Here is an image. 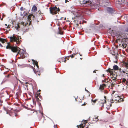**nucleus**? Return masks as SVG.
Masks as SVG:
<instances>
[{"label":"nucleus","instance_id":"052dcab7","mask_svg":"<svg viewBox=\"0 0 128 128\" xmlns=\"http://www.w3.org/2000/svg\"><path fill=\"white\" fill-rule=\"evenodd\" d=\"M111 105H112V104H110V106H111Z\"/></svg>","mask_w":128,"mask_h":128},{"label":"nucleus","instance_id":"4468645a","mask_svg":"<svg viewBox=\"0 0 128 128\" xmlns=\"http://www.w3.org/2000/svg\"><path fill=\"white\" fill-rule=\"evenodd\" d=\"M17 91V92L16 94L17 96V97H18L20 95L22 92V91L20 89H18Z\"/></svg>","mask_w":128,"mask_h":128},{"label":"nucleus","instance_id":"5fc2aeb1","mask_svg":"<svg viewBox=\"0 0 128 128\" xmlns=\"http://www.w3.org/2000/svg\"><path fill=\"white\" fill-rule=\"evenodd\" d=\"M102 76H104V74H103L102 75Z\"/></svg>","mask_w":128,"mask_h":128},{"label":"nucleus","instance_id":"f704fd0d","mask_svg":"<svg viewBox=\"0 0 128 128\" xmlns=\"http://www.w3.org/2000/svg\"><path fill=\"white\" fill-rule=\"evenodd\" d=\"M125 31L126 32H128V27L125 30Z\"/></svg>","mask_w":128,"mask_h":128},{"label":"nucleus","instance_id":"c03bdc74","mask_svg":"<svg viewBox=\"0 0 128 128\" xmlns=\"http://www.w3.org/2000/svg\"><path fill=\"white\" fill-rule=\"evenodd\" d=\"M2 4H0V6L1 7L2 6Z\"/></svg>","mask_w":128,"mask_h":128},{"label":"nucleus","instance_id":"c9c22d12","mask_svg":"<svg viewBox=\"0 0 128 128\" xmlns=\"http://www.w3.org/2000/svg\"><path fill=\"white\" fill-rule=\"evenodd\" d=\"M86 104V103L85 102H84L83 104H82V106H84Z\"/></svg>","mask_w":128,"mask_h":128},{"label":"nucleus","instance_id":"864d4df0","mask_svg":"<svg viewBox=\"0 0 128 128\" xmlns=\"http://www.w3.org/2000/svg\"><path fill=\"white\" fill-rule=\"evenodd\" d=\"M76 25L77 26H78V24H76Z\"/></svg>","mask_w":128,"mask_h":128},{"label":"nucleus","instance_id":"58836bf2","mask_svg":"<svg viewBox=\"0 0 128 128\" xmlns=\"http://www.w3.org/2000/svg\"><path fill=\"white\" fill-rule=\"evenodd\" d=\"M106 80H102V82H104L106 83Z\"/></svg>","mask_w":128,"mask_h":128},{"label":"nucleus","instance_id":"13d9d810","mask_svg":"<svg viewBox=\"0 0 128 128\" xmlns=\"http://www.w3.org/2000/svg\"><path fill=\"white\" fill-rule=\"evenodd\" d=\"M87 122H86V123H84V124H85V123L86 124V123Z\"/></svg>","mask_w":128,"mask_h":128},{"label":"nucleus","instance_id":"de8ad7c7","mask_svg":"<svg viewBox=\"0 0 128 128\" xmlns=\"http://www.w3.org/2000/svg\"><path fill=\"white\" fill-rule=\"evenodd\" d=\"M72 51H70V54H72Z\"/></svg>","mask_w":128,"mask_h":128},{"label":"nucleus","instance_id":"72a5a7b5","mask_svg":"<svg viewBox=\"0 0 128 128\" xmlns=\"http://www.w3.org/2000/svg\"><path fill=\"white\" fill-rule=\"evenodd\" d=\"M32 60L33 62V63H34V64L35 63L36 61H35L33 59H32Z\"/></svg>","mask_w":128,"mask_h":128},{"label":"nucleus","instance_id":"603ef678","mask_svg":"<svg viewBox=\"0 0 128 128\" xmlns=\"http://www.w3.org/2000/svg\"><path fill=\"white\" fill-rule=\"evenodd\" d=\"M6 72H4V74H6Z\"/></svg>","mask_w":128,"mask_h":128},{"label":"nucleus","instance_id":"bf43d9fd","mask_svg":"<svg viewBox=\"0 0 128 128\" xmlns=\"http://www.w3.org/2000/svg\"><path fill=\"white\" fill-rule=\"evenodd\" d=\"M98 118V117H97V118H96V119Z\"/></svg>","mask_w":128,"mask_h":128},{"label":"nucleus","instance_id":"2eb2a0df","mask_svg":"<svg viewBox=\"0 0 128 128\" xmlns=\"http://www.w3.org/2000/svg\"><path fill=\"white\" fill-rule=\"evenodd\" d=\"M37 10V8L35 6V5L34 4L33 5L32 7V11L33 12H35Z\"/></svg>","mask_w":128,"mask_h":128},{"label":"nucleus","instance_id":"5701e85b","mask_svg":"<svg viewBox=\"0 0 128 128\" xmlns=\"http://www.w3.org/2000/svg\"><path fill=\"white\" fill-rule=\"evenodd\" d=\"M116 37L118 38V39H116V41H115V42L116 43H118V41H121V39H120L119 37H118V36H116Z\"/></svg>","mask_w":128,"mask_h":128},{"label":"nucleus","instance_id":"7ed1b4c3","mask_svg":"<svg viewBox=\"0 0 128 128\" xmlns=\"http://www.w3.org/2000/svg\"><path fill=\"white\" fill-rule=\"evenodd\" d=\"M114 35L116 36H118L121 41H124L125 39H128V34L125 33L124 32L120 31H117L113 32Z\"/></svg>","mask_w":128,"mask_h":128},{"label":"nucleus","instance_id":"49530a36","mask_svg":"<svg viewBox=\"0 0 128 128\" xmlns=\"http://www.w3.org/2000/svg\"><path fill=\"white\" fill-rule=\"evenodd\" d=\"M85 90L87 92H88V90H87L86 88H85Z\"/></svg>","mask_w":128,"mask_h":128},{"label":"nucleus","instance_id":"c756f323","mask_svg":"<svg viewBox=\"0 0 128 128\" xmlns=\"http://www.w3.org/2000/svg\"><path fill=\"white\" fill-rule=\"evenodd\" d=\"M91 100L92 101V102H93L94 103H95V102H96V101L97 100H93V99H92Z\"/></svg>","mask_w":128,"mask_h":128},{"label":"nucleus","instance_id":"e2e57ef3","mask_svg":"<svg viewBox=\"0 0 128 128\" xmlns=\"http://www.w3.org/2000/svg\"><path fill=\"white\" fill-rule=\"evenodd\" d=\"M56 1H58V0H55Z\"/></svg>","mask_w":128,"mask_h":128},{"label":"nucleus","instance_id":"7c9ffc66","mask_svg":"<svg viewBox=\"0 0 128 128\" xmlns=\"http://www.w3.org/2000/svg\"><path fill=\"white\" fill-rule=\"evenodd\" d=\"M17 28H16V30H18V28H20V26L19 24H18L17 25Z\"/></svg>","mask_w":128,"mask_h":128},{"label":"nucleus","instance_id":"a211bd4d","mask_svg":"<svg viewBox=\"0 0 128 128\" xmlns=\"http://www.w3.org/2000/svg\"><path fill=\"white\" fill-rule=\"evenodd\" d=\"M77 54V53H73V54L72 55H70V56H68L66 57V58H69L70 57H71L72 58H73L74 57V56L76 54Z\"/></svg>","mask_w":128,"mask_h":128},{"label":"nucleus","instance_id":"473e14b6","mask_svg":"<svg viewBox=\"0 0 128 128\" xmlns=\"http://www.w3.org/2000/svg\"><path fill=\"white\" fill-rule=\"evenodd\" d=\"M123 99L122 98H120V99L119 100H118V101L119 102H120Z\"/></svg>","mask_w":128,"mask_h":128},{"label":"nucleus","instance_id":"ddd939ff","mask_svg":"<svg viewBox=\"0 0 128 128\" xmlns=\"http://www.w3.org/2000/svg\"><path fill=\"white\" fill-rule=\"evenodd\" d=\"M106 86H107V84H100V86L99 89L101 90H104V88Z\"/></svg>","mask_w":128,"mask_h":128},{"label":"nucleus","instance_id":"680f3d73","mask_svg":"<svg viewBox=\"0 0 128 128\" xmlns=\"http://www.w3.org/2000/svg\"><path fill=\"white\" fill-rule=\"evenodd\" d=\"M5 25H6V26H7V24H5Z\"/></svg>","mask_w":128,"mask_h":128},{"label":"nucleus","instance_id":"f8f14e48","mask_svg":"<svg viewBox=\"0 0 128 128\" xmlns=\"http://www.w3.org/2000/svg\"><path fill=\"white\" fill-rule=\"evenodd\" d=\"M10 75L8 74L7 76H6L5 78L4 79L2 82H5L9 80L10 78Z\"/></svg>","mask_w":128,"mask_h":128},{"label":"nucleus","instance_id":"412c9836","mask_svg":"<svg viewBox=\"0 0 128 128\" xmlns=\"http://www.w3.org/2000/svg\"><path fill=\"white\" fill-rule=\"evenodd\" d=\"M124 66L126 68V69L128 68V61L127 62H124L123 63Z\"/></svg>","mask_w":128,"mask_h":128},{"label":"nucleus","instance_id":"9d476101","mask_svg":"<svg viewBox=\"0 0 128 128\" xmlns=\"http://www.w3.org/2000/svg\"><path fill=\"white\" fill-rule=\"evenodd\" d=\"M106 97L105 96H104V98L103 99L100 100L99 101V103L100 106H101L102 107H103L104 104H105L106 102Z\"/></svg>","mask_w":128,"mask_h":128},{"label":"nucleus","instance_id":"2f4dec72","mask_svg":"<svg viewBox=\"0 0 128 128\" xmlns=\"http://www.w3.org/2000/svg\"><path fill=\"white\" fill-rule=\"evenodd\" d=\"M20 10L21 11H23L24 10V8L23 7H22L20 8Z\"/></svg>","mask_w":128,"mask_h":128},{"label":"nucleus","instance_id":"f257e3e1","mask_svg":"<svg viewBox=\"0 0 128 128\" xmlns=\"http://www.w3.org/2000/svg\"><path fill=\"white\" fill-rule=\"evenodd\" d=\"M34 17V16L32 14H30L28 16V20H26L25 22H22L19 24L24 26L22 28V30L24 32H27L26 28L27 26H26L28 25V26L30 25L31 24V19H33Z\"/></svg>","mask_w":128,"mask_h":128},{"label":"nucleus","instance_id":"a878e982","mask_svg":"<svg viewBox=\"0 0 128 128\" xmlns=\"http://www.w3.org/2000/svg\"><path fill=\"white\" fill-rule=\"evenodd\" d=\"M113 82L112 83V82L111 83H110V84L108 86V87L109 88H110V87H112L114 86V84L113 83Z\"/></svg>","mask_w":128,"mask_h":128},{"label":"nucleus","instance_id":"6e6d98bb","mask_svg":"<svg viewBox=\"0 0 128 128\" xmlns=\"http://www.w3.org/2000/svg\"><path fill=\"white\" fill-rule=\"evenodd\" d=\"M82 58H80V60H82Z\"/></svg>","mask_w":128,"mask_h":128},{"label":"nucleus","instance_id":"1a4fd4ad","mask_svg":"<svg viewBox=\"0 0 128 128\" xmlns=\"http://www.w3.org/2000/svg\"><path fill=\"white\" fill-rule=\"evenodd\" d=\"M120 81L122 83V84L125 86V85H127L124 87V86H123L124 88H123L124 89V88H127V86H128V81L127 80H126V79L125 78H122L120 80Z\"/></svg>","mask_w":128,"mask_h":128},{"label":"nucleus","instance_id":"4be33fe9","mask_svg":"<svg viewBox=\"0 0 128 128\" xmlns=\"http://www.w3.org/2000/svg\"><path fill=\"white\" fill-rule=\"evenodd\" d=\"M78 127L77 128H84V126H83V124H80L78 126H77Z\"/></svg>","mask_w":128,"mask_h":128},{"label":"nucleus","instance_id":"a19ab883","mask_svg":"<svg viewBox=\"0 0 128 128\" xmlns=\"http://www.w3.org/2000/svg\"><path fill=\"white\" fill-rule=\"evenodd\" d=\"M97 70H95L94 71H93V72H94V73H96V71Z\"/></svg>","mask_w":128,"mask_h":128},{"label":"nucleus","instance_id":"6ab92c4d","mask_svg":"<svg viewBox=\"0 0 128 128\" xmlns=\"http://www.w3.org/2000/svg\"><path fill=\"white\" fill-rule=\"evenodd\" d=\"M38 95L37 94H35V98L36 100V101L38 102H39L40 101H41V100L40 99H39L38 97Z\"/></svg>","mask_w":128,"mask_h":128},{"label":"nucleus","instance_id":"79ce46f5","mask_svg":"<svg viewBox=\"0 0 128 128\" xmlns=\"http://www.w3.org/2000/svg\"><path fill=\"white\" fill-rule=\"evenodd\" d=\"M113 101V100H112V101L111 102L112 103H113L114 102H112Z\"/></svg>","mask_w":128,"mask_h":128},{"label":"nucleus","instance_id":"3c124183","mask_svg":"<svg viewBox=\"0 0 128 128\" xmlns=\"http://www.w3.org/2000/svg\"><path fill=\"white\" fill-rule=\"evenodd\" d=\"M26 15L25 16H26V15H28V14L27 13H26L25 14Z\"/></svg>","mask_w":128,"mask_h":128},{"label":"nucleus","instance_id":"6e6552de","mask_svg":"<svg viewBox=\"0 0 128 128\" xmlns=\"http://www.w3.org/2000/svg\"><path fill=\"white\" fill-rule=\"evenodd\" d=\"M119 72H120V76L123 77H125L126 76L128 77V71L126 72L122 70L121 68H120L119 70Z\"/></svg>","mask_w":128,"mask_h":128},{"label":"nucleus","instance_id":"bb28decb","mask_svg":"<svg viewBox=\"0 0 128 128\" xmlns=\"http://www.w3.org/2000/svg\"><path fill=\"white\" fill-rule=\"evenodd\" d=\"M34 64H35L36 66L37 67V68L38 69L39 66L38 64V62L37 61H36V63Z\"/></svg>","mask_w":128,"mask_h":128},{"label":"nucleus","instance_id":"393cba45","mask_svg":"<svg viewBox=\"0 0 128 128\" xmlns=\"http://www.w3.org/2000/svg\"><path fill=\"white\" fill-rule=\"evenodd\" d=\"M40 93H37L36 94H37L38 95V97L39 98H40V99L41 100H42V96L40 95Z\"/></svg>","mask_w":128,"mask_h":128},{"label":"nucleus","instance_id":"423d86ee","mask_svg":"<svg viewBox=\"0 0 128 128\" xmlns=\"http://www.w3.org/2000/svg\"><path fill=\"white\" fill-rule=\"evenodd\" d=\"M7 45L6 46V48L11 50L12 51L14 52H18V50L20 49L18 47L16 46H12L10 45L9 42L7 43Z\"/></svg>","mask_w":128,"mask_h":128},{"label":"nucleus","instance_id":"4c0bfd02","mask_svg":"<svg viewBox=\"0 0 128 128\" xmlns=\"http://www.w3.org/2000/svg\"><path fill=\"white\" fill-rule=\"evenodd\" d=\"M64 60H63L62 62L64 61V62H66V60L65 59V58H64Z\"/></svg>","mask_w":128,"mask_h":128},{"label":"nucleus","instance_id":"8fccbe9b","mask_svg":"<svg viewBox=\"0 0 128 128\" xmlns=\"http://www.w3.org/2000/svg\"><path fill=\"white\" fill-rule=\"evenodd\" d=\"M15 116H17V114H15Z\"/></svg>","mask_w":128,"mask_h":128},{"label":"nucleus","instance_id":"20e7f679","mask_svg":"<svg viewBox=\"0 0 128 128\" xmlns=\"http://www.w3.org/2000/svg\"><path fill=\"white\" fill-rule=\"evenodd\" d=\"M50 13L52 15L58 14V12L60 11V10L59 8H57L56 6L54 7L51 6L49 8Z\"/></svg>","mask_w":128,"mask_h":128},{"label":"nucleus","instance_id":"4d7b16f0","mask_svg":"<svg viewBox=\"0 0 128 128\" xmlns=\"http://www.w3.org/2000/svg\"><path fill=\"white\" fill-rule=\"evenodd\" d=\"M80 56H82V55L80 54Z\"/></svg>","mask_w":128,"mask_h":128},{"label":"nucleus","instance_id":"f3484780","mask_svg":"<svg viewBox=\"0 0 128 128\" xmlns=\"http://www.w3.org/2000/svg\"><path fill=\"white\" fill-rule=\"evenodd\" d=\"M107 10L111 14L114 13V11L112 8H108Z\"/></svg>","mask_w":128,"mask_h":128},{"label":"nucleus","instance_id":"f03ea898","mask_svg":"<svg viewBox=\"0 0 128 128\" xmlns=\"http://www.w3.org/2000/svg\"><path fill=\"white\" fill-rule=\"evenodd\" d=\"M113 69H111L110 68H108V70H106V71L109 72L110 74L112 75V77L111 78L112 80H114L116 78L117 75L115 70H118L120 68L116 65L114 66L113 67Z\"/></svg>","mask_w":128,"mask_h":128},{"label":"nucleus","instance_id":"b1692460","mask_svg":"<svg viewBox=\"0 0 128 128\" xmlns=\"http://www.w3.org/2000/svg\"><path fill=\"white\" fill-rule=\"evenodd\" d=\"M0 41L2 43H4L5 42V40L4 39L0 38Z\"/></svg>","mask_w":128,"mask_h":128},{"label":"nucleus","instance_id":"9b49d317","mask_svg":"<svg viewBox=\"0 0 128 128\" xmlns=\"http://www.w3.org/2000/svg\"><path fill=\"white\" fill-rule=\"evenodd\" d=\"M10 41L11 42H16L17 43V42H18L19 38L13 35L12 37L11 36L10 37Z\"/></svg>","mask_w":128,"mask_h":128},{"label":"nucleus","instance_id":"0e129e2a","mask_svg":"<svg viewBox=\"0 0 128 128\" xmlns=\"http://www.w3.org/2000/svg\"><path fill=\"white\" fill-rule=\"evenodd\" d=\"M59 62H60V61H59Z\"/></svg>","mask_w":128,"mask_h":128},{"label":"nucleus","instance_id":"e433bc0d","mask_svg":"<svg viewBox=\"0 0 128 128\" xmlns=\"http://www.w3.org/2000/svg\"><path fill=\"white\" fill-rule=\"evenodd\" d=\"M6 16L4 14H2V17L4 18V17Z\"/></svg>","mask_w":128,"mask_h":128},{"label":"nucleus","instance_id":"09e8293b","mask_svg":"<svg viewBox=\"0 0 128 128\" xmlns=\"http://www.w3.org/2000/svg\"><path fill=\"white\" fill-rule=\"evenodd\" d=\"M3 18H2H2H1V19H1V20H3Z\"/></svg>","mask_w":128,"mask_h":128},{"label":"nucleus","instance_id":"39448f33","mask_svg":"<svg viewBox=\"0 0 128 128\" xmlns=\"http://www.w3.org/2000/svg\"><path fill=\"white\" fill-rule=\"evenodd\" d=\"M18 54L20 56L18 58L19 59L24 58L27 57V54L26 53V52H24L23 50L20 48L19 49V50H18V54L17 55H18Z\"/></svg>","mask_w":128,"mask_h":128},{"label":"nucleus","instance_id":"c85d7f7f","mask_svg":"<svg viewBox=\"0 0 128 128\" xmlns=\"http://www.w3.org/2000/svg\"><path fill=\"white\" fill-rule=\"evenodd\" d=\"M112 82V81H111V82H110L109 81H108L106 82V84H107V85L108 84V83H111V82Z\"/></svg>","mask_w":128,"mask_h":128},{"label":"nucleus","instance_id":"cd10ccee","mask_svg":"<svg viewBox=\"0 0 128 128\" xmlns=\"http://www.w3.org/2000/svg\"><path fill=\"white\" fill-rule=\"evenodd\" d=\"M59 31V32L58 33V34H63V32H61L59 28H58Z\"/></svg>","mask_w":128,"mask_h":128},{"label":"nucleus","instance_id":"aec40b11","mask_svg":"<svg viewBox=\"0 0 128 128\" xmlns=\"http://www.w3.org/2000/svg\"><path fill=\"white\" fill-rule=\"evenodd\" d=\"M82 3L84 4H90L91 3V2L89 0L88 1H85L84 0L82 1Z\"/></svg>","mask_w":128,"mask_h":128},{"label":"nucleus","instance_id":"338daca9","mask_svg":"<svg viewBox=\"0 0 128 128\" xmlns=\"http://www.w3.org/2000/svg\"><path fill=\"white\" fill-rule=\"evenodd\" d=\"M22 1V0H21Z\"/></svg>","mask_w":128,"mask_h":128},{"label":"nucleus","instance_id":"a18cd8bd","mask_svg":"<svg viewBox=\"0 0 128 128\" xmlns=\"http://www.w3.org/2000/svg\"><path fill=\"white\" fill-rule=\"evenodd\" d=\"M109 81L110 82H111V81L112 80L110 79Z\"/></svg>","mask_w":128,"mask_h":128},{"label":"nucleus","instance_id":"69168bd1","mask_svg":"<svg viewBox=\"0 0 128 128\" xmlns=\"http://www.w3.org/2000/svg\"><path fill=\"white\" fill-rule=\"evenodd\" d=\"M118 96V97H119V96Z\"/></svg>","mask_w":128,"mask_h":128},{"label":"nucleus","instance_id":"37998d69","mask_svg":"<svg viewBox=\"0 0 128 128\" xmlns=\"http://www.w3.org/2000/svg\"><path fill=\"white\" fill-rule=\"evenodd\" d=\"M0 45L1 46V47H2L3 46L0 43Z\"/></svg>","mask_w":128,"mask_h":128},{"label":"nucleus","instance_id":"ea45409f","mask_svg":"<svg viewBox=\"0 0 128 128\" xmlns=\"http://www.w3.org/2000/svg\"><path fill=\"white\" fill-rule=\"evenodd\" d=\"M65 0V3H67V2H68V0Z\"/></svg>","mask_w":128,"mask_h":128},{"label":"nucleus","instance_id":"dca6fc26","mask_svg":"<svg viewBox=\"0 0 128 128\" xmlns=\"http://www.w3.org/2000/svg\"><path fill=\"white\" fill-rule=\"evenodd\" d=\"M31 66L33 68V71L35 74H38V75H39L40 76V72H39L38 70H37V71H36L34 68L33 66Z\"/></svg>","mask_w":128,"mask_h":128},{"label":"nucleus","instance_id":"0eeeda50","mask_svg":"<svg viewBox=\"0 0 128 128\" xmlns=\"http://www.w3.org/2000/svg\"><path fill=\"white\" fill-rule=\"evenodd\" d=\"M110 54L114 56V58L115 60H114V62H116L118 60V51L116 50H114L112 51H111Z\"/></svg>","mask_w":128,"mask_h":128}]
</instances>
